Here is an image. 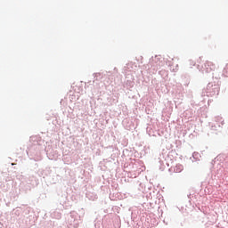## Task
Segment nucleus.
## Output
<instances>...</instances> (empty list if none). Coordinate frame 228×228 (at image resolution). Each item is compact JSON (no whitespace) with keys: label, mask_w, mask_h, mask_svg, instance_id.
<instances>
[{"label":"nucleus","mask_w":228,"mask_h":228,"mask_svg":"<svg viewBox=\"0 0 228 228\" xmlns=\"http://www.w3.org/2000/svg\"><path fill=\"white\" fill-rule=\"evenodd\" d=\"M212 70H215V64L211 61H206L201 68V72H205L206 74H209Z\"/></svg>","instance_id":"1"},{"label":"nucleus","mask_w":228,"mask_h":228,"mask_svg":"<svg viewBox=\"0 0 228 228\" xmlns=\"http://www.w3.org/2000/svg\"><path fill=\"white\" fill-rule=\"evenodd\" d=\"M183 167L181 164H178L174 167V172H175L176 174L183 172Z\"/></svg>","instance_id":"2"},{"label":"nucleus","mask_w":228,"mask_h":228,"mask_svg":"<svg viewBox=\"0 0 228 228\" xmlns=\"http://www.w3.org/2000/svg\"><path fill=\"white\" fill-rule=\"evenodd\" d=\"M154 61L155 63H157V65H159V67H161V57L160 56H155L154 58Z\"/></svg>","instance_id":"3"},{"label":"nucleus","mask_w":228,"mask_h":228,"mask_svg":"<svg viewBox=\"0 0 228 228\" xmlns=\"http://www.w3.org/2000/svg\"><path fill=\"white\" fill-rule=\"evenodd\" d=\"M223 74L224 76H225L226 77H228V63L225 65L224 70H223Z\"/></svg>","instance_id":"4"},{"label":"nucleus","mask_w":228,"mask_h":228,"mask_svg":"<svg viewBox=\"0 0 228 228\" xmlns=\"http://www.w3.org/2000/svg\"><path fill=\"white\" fill-rule=\"evenodd\" d=\"M191 65H195V63H194L192 61H191Z\"/></svg>","instance_id":"5"}]
</instances>
